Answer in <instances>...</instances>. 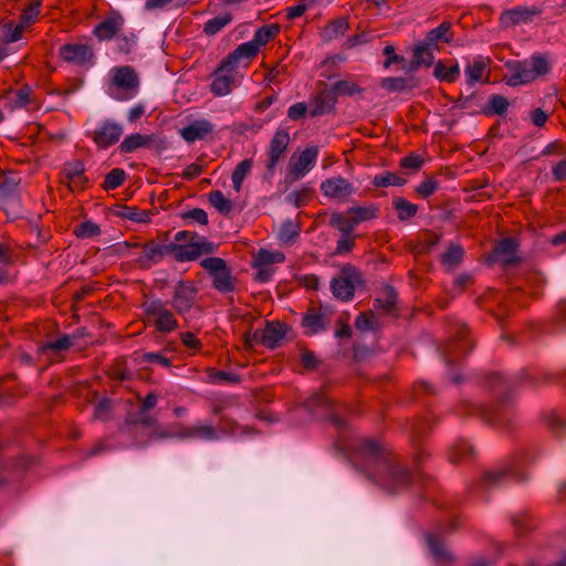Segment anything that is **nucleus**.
<instances>
[{
  "label": "nucleus",
  "instance_id": "obj_26",
  "mask_svg": "<svg viewBox=\"0 0 566 566\" xmlns=\"http://www.w3.org/2000/svg\"><path fill=\"white\" fill-rule=\"evenodd\" d=\"M154 140L153 136L142 135L139 133L132 134L124 138L119 145L122 153H133L139 148L148 147Z\"/></svg>",
  "mask_w": 566,
  "mask_h": 566
},
{
  "label": "nucleus",
  "instance_id": "obj_5",
  "mask_svg": "<svg viewBox=\"0 0 566 566\" xmlns=\"http://www.w3.org/2000/svg\"><path fill=\"white\" fill-rule=\"evenodd\" d=\"M535 458V453L532 450L522 451L512 458L507 464L489 471L484 476L485 482L490 485H499L509 476L523 479L524 468L533 463Z\"/></svg>",
  "mask_w": 566,
  "mask_h": 566
},
{
  "label": "nucleus",
  "instance_id": "obj_40",
  "mask_svg": "<svg viewBox=\"0 0 566 566\" xmlns=\"http://www.w3.org/2000/svg\"><path fill=\"white\" fill-rule=\"evenodd\" d=\"M213 285L222 293H228L233 290L232 277L227 268L213 275Z\"/></svg>",
  "mask_w": 566,
  "mask_h": 566
},
{
  "label": "nucleus",
  "instance_id": "obj_3",
  "mask_svg": "<svg viewBox=\"0 0 566 566\" xmlns=\"http://www.w3.org/2000/svg\"><path fill=\"white\" fill-rule=\"evenodd\" d=\"M139 86V80L130 66H116L109 71L107 94L116 101H128L133 98Z\"/></svg>",
  "mask_w": 566,
  "mask_h": 566
},
{
  "label": "nucleus",
  "instance_id": "obj_8",
  "mask_svg": "<svg viewBox=\"0 0 566 566\" xmlns=\"http://www.w3.org/2000/svg\"><path fill=\"white\" fill-rule=\"evenodd\" d=\"M279 33V27L275 24L264 25L258 29L253 35V39L240 44L233 51V57H241L245 62L243 66H248L249 62L253 56L256 55L261 46L265 45Z\"/></svg>",
  "mask_w": 566,
  "mask_h": 566
},
{
  "label": "nucleus",
  "instance_id": "obj_53",
  "mask_svg": "<svg viewBox=\"0 0 566 566\" xmlns=\"http://www.w3.org/2000/svg\"><path fill=\"white\" fill-rule=\"evenodd\" d=\"M376 318L375 315L371 312L368 313H361L356 318L355 325L357 329L361 332H367L373 329L376 326Z\"/></svg>",
  "mask_w": 566,
  "mask_h": 566
},
{
  "label": "nucleus",
  "instance_id": "obj_43",
  "mask_svg": "<svg viewBox=\"0 0 566 566\" xmlns=\"http://www.w3.org/2000/svg\"><path fill=\"white\" fill-rule=\"evenodd\" d=\"M334 92L338 95L355 96L363 93V88L352 81H338L334 84Z\"/></svg>",
  "mask_w": 566,
  "mask_h": 566
},
{
  "label": "nucleus",
  "instance_id": "obj_63",
  "mask_svg": "<svg viewBox=\"0 0 566 566\" xmlns=\"http://www.w3.org/2000/svg\"><path fill=\"white\" fill-rule=\"evenodd\" d=\"M30 94L31 91L29 88H23L17 92L14 97V105L17 107L27 106L30 102Z\"/></svg>",
  "mask_w": 566,
  "mask_h": 566
},
{
  "label": "nucleus",
  "instance_id": "obj_14",
  "mask_svg": "<svg viewBox=\"0 0 566 566\" xmlns=\"http://www.w3.org/2000/svg\"><path fill=\"white\" fill-rule=\"evenodd\" d=\"M290 133L286 129L279 128L268 146V164L266 167L269 170H273L277 163L283 157L284 153L287 149L290 144Z\"/></svg>",
  "mask_w": 566,
  "mask_h": 566
},
{
  "label": "nucleus",
  "instance_id": "obj_48",
  "mask_svg": "<svg viewBox=\"0 0 566 566\" xmlns=\"http://www.w3.org/2000/svg\"><path fill=\"white\" fill-rule=\"evenodd\" d=\"M397 294L394 289L386 287L380 297L376 300L378 307L391 312L396 304Z\"/></svg>",
  "mask_w": 566,
  "mask_h": 566
},
{
  "label": "nucleus",
  "instance_id": "obj_4",
  "mask_svg": "<svg viewBox=\"0 0 566 566\" xmlns=\"http://www.w3.org/2000/svg\"><path fill=\"white\" fill-rule=\"evenodd\" d=\"M245 61L241 57H233V52L219 65L212 74L210 91L216 96H226L232 92V88L240 83L241 75L238 69Z\"/></svg>",
  "mask_w": 566,
  "mask_h": 566
},
{
  "label": "nucleus",
  "instance_id": "obj_51",
  "mask_svg": "<svg viewBox=\"0 0 566 566\" xmlns=\"http://www.w3.org/2000/svg\"><path fill=\"white\" fill-rule=\"evenodd\" d=\"M463 258V250L459 245H451L448 251L443 254V263L448 266L458 265Z\"/></svg>",
  "mask_w": 566,
  "mask_h": 566
},
{
  "label": "nucleus",
  "instance_id": "obj_9",
  "mask_svg": "<svg viewBox=\"0 0 566 566\" xmlns=\"http://www.w3.org/2000/svg\"><path fill=\"white\" fill-rule=\"evenodd\" d=\"M144 311L149 323L160 333H170L178 327L175 315L160 300L146 302L144 304Z\"/></svg>",
  "mask_w": 566,
  "mask_h": 566
},
{
  "label": "nucleus",
  "instance_id": "obj_17",
  "mask_svg": "<svg viewBox=\"0 0 566 566\" xmlns=\"http://www.w3.org/2000/svg\"><path fill=\"white\" fill-rule=\"evenodd\" d=\"M331 321V312L328 308H312L302 319V326L308 335L317 334L326 329Z\"/></svg>",
  "mask_w": 566,
  "mask_h": 566
},
{
  "label": "nucleus",
  "instance_id": "obj_10",
  "mask_svg": "<svg viewBox=\"0 0 566 566\" xmlns=\"http://www.w3.org/2000/svg\"><path fill=\"white\" fill-rule=\"evenodd\" d=\"M360 283L361 280L357 270L346 266L332 280L331 289L336 298L348 301L354 296V292Z\"/></svg>",
  "mask_w": 566,
  "mask_h": 566
},
{
  "label": "nucleus",
  "instance_id": "obj_18",
  "mask_svg": "<svg viewBox=\"0 0 566 566\" xmlns=\"http://www.w3.org/2000/svg\"><path fill=\"white\" fill-rule=\"evenodd\" d=\"M61 57L70 63L77 65L91 64L93 60V51L88 45L72 43L63 45L60 49Z\"/></svg>",
  "mask_w": 566,
  "mask_h": 566
},
{
  "label": "nucleus",
  "instance_id": "obj_20",
  "mask_svg": "<svg viewBox=\"0 0 566 566\" xmlns=\"http://www.w3.org/2000/svg\"><path fill=\"white\" fill-rule=\"evenodd\" d=\"M167 254H170V243L163 245L149 242L144 245L143 253L138 258V262L140 266L149 268L151 264L159 263Z\"/></svg>",
  "mask_w": 566,
  "mask_h": 566
},
{
  "label": "nucleus",
  "instance_id": "obj_58",
  "mask_svg": "<svg viewBox=\"0 0 566 566\" xmlns=\"http://www.w3.org/2000/svg\"><path fill=\"white\" fill-rule=\"evenodd\" d=\"M490 107L493 113L501 115L506 112L509 107V102L503 96L493 95L490 98Z\"/></svg>",
  "mask_w": 566,
  "mask_h": 566
},
{
  "label": "nucleus",
  "instance_id": "obj_28",
  "mask_svg": "<svg viewBox=\"0 0 566 566\" xmlns=\"http://www.w3.org/2000/svg\"><path fill=\"white\" fill-rule=\"evenodd\" d=\"M181 438H198L203 440H217L219 438L216 429L210 424H196L191 428L186 429L181 434Z\"/></svg>",
  "mask_w": 566,
  "mask_h": 566
},
{
  "label": "nucleus",
  "instance_id": "obj_44",
  "mask_svg": "<svg viewBox=\"0 0 566 566\" xmlns=\"http://www.w3.org/2000/svg\"><path fill=\"white\" fill-rule=\"evenodd\" d=\"M331 224L336 227L344 234H349L354 229L355 224L352 223V218L346 213H333L331 218Z\"/></svg>",
  "mask_w": 566,
  "mask_h": 566
},
{
  "label": "nucleus",
  "instance_id": "obj_23",
  "mask_svg": "<svg viewBox=\"0 0 566 566\" xmlns=\"http://www.w3.org/2000/svg\"><path fill=\"white\" fill-rule=\"evenodd\" d=\"M123 24V17L118 13H112L95 27L94 33L99 40H109L122 30Z\"/></svg>",
  "mask_w": 566,
  "mask_h": 566
},
{
  "label": "nucleus",
  "instance_id": "obj_46",
  "mask_svg": "<svg viewBox=\"0 0 566 566\" xmlns=\"http://www.w3.org/2000/svg\"><path fill=\"white\" fill-rule=\"evenodd\" d=\"M230 21L231 17L229 14L216 17L205 23L203 31L209 35H213L222 30Z\"/></svg>",
  "mask_w": 566,
  "mask_h": 566
},
{
  "label": "nucleus",
  "instance_id": "obj_38",
  "mask_svg": "<svg viewBox=\"0 0 566 566\" xmlns=\"http://www.w3.org/2000/svg\"><path fill=\"white\" fill-rule=\"evenodd\" d=\"M298 237V227L292 221L284 222L279 231V240L282 244L290 245Z\"/></svg>",
  "mask_w": 566,
  "mask_h": 566
},
{
  "label": "nucleus",
  "instance_id": "obj_6",
  "mask_svg": "<svg viewBox=\"0 0 566 566\" xmlns=\"http://www.w3.org/2000/svg\"><path fill=\"white\" fill-rule=\"evenodd\" d=\"M218 245L203 237L191 234V240L185 243H170V254L178 262L195 261L205 254H211Z\"/></svg>",
  "mask_w": 566,
  "mask_h": 566
},
{
  "label": "nucleus",
  "instance_id": "obj_61",
  "mask_svg": "<svg viewBox=\"0 0 566 566\" xmlns=\"http://www.w3.org/2000/svg\"><path fill=\"white\" fill-rule=\"evenodd\" d=\"M307 107L304 103H296L290 106L287 111V116L292 120L300 119L306 115Z\"/></svg>",
  "mask_w": 566,
  "mask_h": 566
},
{
  "label": "nucleus",
  "instance_id": "obj_35",
  "mask_svg": "<svg viewBox=\"0 0 566 566\" xmlns=\"http://www.w3.org/2000/svg\"><path fill=\"white\" fill-rule=\"evenodd\" d=\"M25 28L19 22L14 24L12 21L7 22L1 30V40L4 43H12L21 39Z\"/></svg>",
  "mask_w": 566,
  "mask_h": 566
},
{
  "label": "nucleus",
  "instance_id": "obj_2",
  "mask_svg": "<svg viewBox=\"0 0 566 566\" xmlns=\"http://www.w3.org/2000/svg\"><path fill=\"white\" fill-rule=\"evenodd\" d=\"M506 84L518 86L528 84L549 72V64L542 55H533L528 60L515 61L506 64Z\"/></svg>",
  "mask_w": 566,
  "mask_h": 566
},
{
  "label": "nucleus",
  "instance_id": "obj_60",
  "mask_svg": "<svg viewBox=\"0 0 566 566\" xmlns=\"http://www.w3.org/2000/svg\"><path fill=\"white\" fill-rule=\"evenodd\" d=\"M438 188V184L433 179H427L422 181L416 189L417 193L421 197H429L432 195Z\"/></svg>",
  "mask_w": 566,
  "mask_h": 566
},
{
  "label": "nucleus",
  "instance_id": "obj_19",
  "mask_svg": "<svg viewBox=\"0 0 566 566\" xmlns=\"http://www.w3.org/2000/svg\"><path fill=\"white\" fill-rule=\"evenodd\" d=\"M84 170V164L80 160H73L64 165L63 180L72 191L82 189L86 184Z\"/></svg>",
  "mask_w": 566,
  "mask_h": 566
},
{
  "label": "nucleus",
  "instance_id": "obj_7",
  "mask_svg": "<svg viewBox=\"0 0 566 566\" xmlns=\"http://www.w3.org/2000/svg\"><path fill=\"white\" fill-rule=\"evenodd\" d=\"M317 158V146H308L298 155H292L286 167L285 180L292 184L305 177L315 166Z\"/></svg>",
  "mask_w": 566,
  "mask_h": 566
},
{
  "label": "nucleus",
  "instance_id": "obj_56",
  "mask_svg": "<svg viewBox=\"0 0 566 566\" xmlns=\"http://www.w3.org/2000/svg\"><path fill=\"white\" fill-rule=\"evenodd\" d=\"M313 4V0H301L297 4L286 8V15L293 20L304 14Z\"/></svg>",
  "mask_w": 566,
  "mask_h": 566
},
{
  "label": "nucleus",
  "instance_id": "obj_37",
  "mask_svg": "<svg viewBox=\"0 0 566 566\" xmlns=\"http://www.w3.org/2000/svg\"><path fill=\"white\" fill-rule=\"evenodd\" d=\"M486 69V61L482 56H479L473 60L472 63L468 64L465 67V74L469 77V82H479L482 80L484 72Z\"/></svg>",
  "mask_w": 566,
  "mask_h": 566
},
{
  "label": "nucleus",
  "instance_id": "obj_15",
  "mask_svg": "<svg viewBox=\"0 0 566 566\" xmlns=\"http://www.w3.org/2000/svg\"><path fill=\"white\" fill-rule=\"evenodd\" d=\"M305 408L316 418H328L337 426L343 424L342 420L332 409L329 399L322 392L314 394L310 397L305 402Z\"/></svg>",
  "mask_w": 566,
  "mask_h": 566
},
{
  "label": "nucleus",
  "instance_id": "obj_54",
  "mask_svg": "<svg viewBox=\"0 0 566 566\" xmlns=\"http://www.w3.org/2000/svg\"><path fill=\"white\" fill-rule=\"evenodd\" d=\"M72 345V339L70 336H62L60 337L59 339L54 340V342H50L48 343L46 345H44L42 347V350L43 352H46V350H52L54 353H59V352H62V350H65L67 348H70Z\"/></svg>",
  "mask_w": 566,
  "mask_h": 566
},
{
  "label": "nucleus",
  "instance_id": "obj_16",
  "mask_svg": "<svg viewBox=\"0 0 566 566\" xmlns=\"http://www.w3.org/2000/svg\"><path fill=\"white\" fill-rule=\"evenodd\" d=\"M123 126L112 120L102 122L93 133V140L99 147L107 148L117 143L123 135Z\"/></svg>",
  "mask_w": 566,
  "mask_h": 566
},
{
  "label": "nucleus",
  "instance_id": "obj_36",
  "mask_svg": "<svg viewBox=\"0 0 566 566\" xmlns=\"http://www.w3.org/2000/svg\"><path fill=\"white\" fill-rule=\"evenodd\" d=\"M394 208L397 210L398 218L401 221L409 220L413 216H416L418 211L417 205H413L409 201H407L403 198H397L392 201Z\"/></svg>",
  "mask_w": 566,
  "mask_h": 566
},
{
  "label": "nucleus",
  "instance_id": "obj_49",
  "mask_svg": "<svg viewBox=\"0 0 566 566\" xmlns=\"http://www.w3.org/2000/svg\"><path fill=\"white\" fill-rule=\"evenodd\" d=\"M101 232L98 224L93 221H84L75 229V234L78 238L87 239L98 235Z\"/></svg>",
  "mask_w": 566,
  "mask_h": 566
},
{
  "label": "nucleus",
  "instance_id": "obj_11",
  "mask_svg": "<svg viewBox=\"0 0 566 566\" xmlns=\"http://www.w3.org/2000/svg\"><path fill=\"white\" fill-rule=\"evenodd\" d=\"M322 193L329 200L346 202L355 195L354 185L342 176H334L321 182Z\"/></svg>",
  "mask_w": 566,
  "mask_h": 566
},
{
  "label": "nucleus",
  "instance_id": "obj_55",
  "mask_svg": "<svg viewBox=\"0 0 566 566\" xmlns=\"http://www.w3.org/2000/svg\"><path fill=\"white\" fill-rule=\"evenodd\" d=\"M467 350H468V345H467L464 338H461V340L448 345V347L444 350V355H446L447 360L451 361L458 355H460Z\"/></svg>",
  "mask_w": 566,
  "mask_h": 566
},
{
  "label": "nucleus",
  "instance_id": "obj_62",
  "mask_svg": "<svg viewBox=\"0 0 566 566\" xmlns=\"http://www.w3.org/2000/svg\"><path fill=\"white\" fill-rule=\"evenodd\" d=\"M111 410V401L108 399H102L95 406L94 416L97 419H105Z\"/></svg>",
  "mask_w": 566,
  "mask_h": 566
},
{
  "label": "nucleus",
  "instance_id": "obj_29",
  "mask_svg": "<svg viewBox=\"0 0 566 566\" xmlns=\"http://www.w3.org/2000/svg\"><path fill=\"white\" fill-rule=\"evenodd\" d=\"M285 256L280 251H270L261 249L255 255H254V266H269L271 268L272 264H279L284 262Z\"/></svg>",
  "mask_w": 566,
  "mask_h": 566
},
{
  "label": "nucleus",
  "instance_id": "obj_27",
  "mask_svg": "<svg viewBox=\"0 0 566 566\" xmlns=\"http://www.w3.org/2000/svg\"><path fill=\"white\" fill-rule=\"evenodd\" d=\"M379 208L376 205L352 207L347 210V214L352 218V223L355 226L359 224L360 222L377 218Z\"/></svg>",
  "mask_w": 566,
  "mask_h": 566
},
{
  "label": "nucleus",
  "instance_id": "obj_52",
  "mask_svg": "<svg viewBox=\"0 0 566 566\" xmlns=\"http://www.w3.org/2000/svg\"><path fill=\"white\" fill-rule=\"evenodd\" d=\"M200 265L212 276L227 268L226 261L221 258H206L200 262Z\"/></svg>",
  "mask_w": 566,
  "mask_h": 566
},
{
  "label": "nucleus",
  "instance_id": "obj_47",
  "mask_svg": "<svg viewBox=\"0 0 566 566\" xmlns=\"http://www.w3.org/2000/svg\"><path fill=\"white\" fill-rule=\"evenodd\" d=\"M122 216L137 223H146L150 220V213L147 210H139L136 207H125Z\"/></svg>",
  "mask_w": 566,
  "mask_h": 566
},
{
  "label": "nucleus",
  "instance_id": "obj_33",
  "mask_svg": "<svg viewBox=\"0 0 566 566\" xmlns=\"http://www.w3.org/2000/svg\"><path fill=\"white\" fill-rule=\"evenodd\" d=\"M433 74L440 81L452 83L460 76V67L458 64L447 66L443 62L439 61L436 64Z\"/></svg>",
  "mask_w": 566,
  "mask_h": 566
},
{
  "label": "nucleus",
  "instance_id": "obj_42",
  "mask_svg": "<svg viewBox=\"0 0 566 566\" xmlns=\"http://www.w3.org/2000/svg\"><path fill=\"white\" fill-rule=\"evenodd\" d=\"M406 180L392 172H384L374 177L373 185L376 187L402 186Z\"/></svg>",
  "mask_w": 566,
  "mask_h": 566
},
{
  "label": "nucleus",
  "instance_id": "obj_34",
  "mask_svg": "<svg viewBox=\"0 0 566 566\" xmlns=\"http://www.w3.org/2000/svg\"><path fill=\"white\" fill-rule=\"evenodd\" d=\"M253 160L252 159H244L241 163L237 165L234 168L231 179L234 190L238 192L241 189V185L244 180V178L250 174L252 169Z\"/></svg>",
  "mask_w": 566,
  "mask_h": 566
},
{
  "label": "nucleus",
  "instance_id": "obj_59",
  "mask_svg": "<svg viewBox=\"0 0 566 566\" xmlns=\"http://www.w3.org/2000/svg\"><path fill=\"white\" fill-rule=\"evenodd\" d=\"M185 219L191 220L192 222L199 223V224H207L208 223V214L205 210L196 208L192 209L184 214Z\"/></svg>",
  "mask_w": 566,
  "mask_h": 566
},
{
  "label": "nucleus",
  "instance_id": "obj_13",
  "mask_svg": "<svg viewBox=\"0 0 566 566\" xmlns=\"http://www.w3.org/2000/svg\"><path fill=\"white\" fill-rule=\"evenodd\" d=\"M541 13L542 10L538 7L518 6L504 11L501 14L500 21L502 27L511 28L522 23H530Z\"/></svg>",
  "mask_w": 566,
  "mask_h": 566
},
{
  "label": "nucleus",
  "instance_id": "obj_39",
  "mask_svg": "<svg viewBox=\"0 0 566 566\" xmlns=\"http://www.w3.org/2000/svg\"><path fill=\"white\" fill-rule=\"evenodd\" d=\"M210 203L221 213L228 214L232 210V202L219 191H212L209 193Z\"/></svg>",
  "mask_w": 566,
  "mask_h": 566
},
{
  "label": "nucleus",
  "instance_id": "obj_21",
  "mask_svg": "<svg viewBox=\"0 0 566 566\" xmlns=\"http://www.w3.org/2000/svg\"><path fill=\"white\" fill-rule=\"evenodd\" d=\"M213 128L214 125L209 120L198 119L181 128L179 133L187 143H195L209 135Z\"/></svg>",
  "mask_w": 566,
  "mask_h": 566
},
{
  "label": "nucleus",
  "instance_id": "obj_32",
  "mask_svg": "<svg viewBox=\"0 0 566 566\" xmlns=\"http://www.w3.org/2000/svg\"><path fill=\"white\" fill-rule=\"evenodd\" d=\"M335 104L336 98L333 94L322 93L315 98L312 115L321 116L327 114L334 108Z\"/></svg>",
  "mask_w": 566,
  "mask_h": 566
},
{
  "label": "nucleus",
  "instance_id": "obj_50",
  "mask_svg": "<svg viewBox=\"0 0 566 566\" xmlns=\"http://www.w3.org/2000/svg\"><path fill=\"white\" fill-rule=\"evenodd\" d=\"M40 6H41L40 0H36L32 4H30L29 8H27L23 11L21 19H20V23L25 29L35 21V18L40 13Z\"/></svg>",
  "mask_w": 566,
  "mask_h": 566
},
{
  "label": "nucleus",
  "instance_id": "obj_24",
  "mask_svg": "<svg viewBox=\"0 0 566 566\" xmlns=\"http://www.w3.org/2000/svg\"><path fill=\"white\" fill-rule=\"evenodd\" d=\"M438 50L432 44H429L424 39L417 43L413 49V67H419L421 65L429 66L433 63L434 56L433 52Z\"/></svg>",
  "mask_w": 566,
  "mask_h": 566
},
{
  "label": "nucleus",
  "instance_id": "obj_31",
  "mask_svg": "<svg viewBox=\"0 0 566 566\" xmlns=\"http://www.w3.org/2000/svg\"><path fill=\"white\" fill-rule=\"evenodd\" d=\"M474 453L473 447L464 440L458 441L450 450L449 459L451 462H462L469 460Z\"/></svg>",
  "mask_w": 566,
  "mask_h": 566
},
{
  "label": "nucleus",
  "instance_id": "obj_64",
  "mask_svg": "<svg viewBox=\"0 0 566 566\" xmlns=\"http://www.w3.org/2000/svg\"><path fill=\"white\" fill-rule=\"evenodd\" d=\"M553 176L556 180L562 181L566 179V159L559 161L553 167Z\"/></svg>",
  "mask_w": 566,
  "mask_h": 566
},
{
  "label": "nucleus",
  "instance_id": "obj_45",
  "mask_svg": "<svg viewBox=\"0 0 566 566\" xmlns=\"http://www.w3.org/2000/svg\"><path fill=\"white\" fill-rule=\"evenodd\" d=\"M126 178V172L120 168L111 170L104 180V188L106 190H114L119 187Z\"/></svg>",
  "mask_w": 566,
  "mask_h": 566
},
{
  "label": "nucleus",
  "instance_id": "obj_57",
  "mask_svg": "<svg viewBox=\"0 0 566 566\" xmlns=\"http://www.w3.org/2000/svg\"><path fill=\"white\" fill-rule=\"evenodd\" d=\"M176 0H147L145 2V10L157 12L168 10L175 7Z\"/></svg>",
  "mask_w": 566,
  "mask_h": 566
},
{
  "label": "nucleus",
  "instance_id": "obj_30",
  "mask_svg": "<svg viewBox=\"0 0 566 566\" xmlns=\"http://www.w3.org/2000/svg\"><path fill=\"white\" fill-rule=\"evenodd\" d=\"M427 542L431 554L437 560L447 562L452 559V552L439 537L429 535Z\"/></svg>",
  "mask_w": 566,
  "mask_h": 566
},
{
  "label": "nucleus",
  "instance_id": "obj_12",
  "mask_svg": "<svg viewBox=\"0 0 566 566\" xmlns=\"http://www.w3.org/2000/svg\"><path fill=\"white\" fill-rule=\"evenodd\" d=\"M198 295L197 286L189 281L179 282L171 297V306L178 314L184 315L196 304Z\"/></svg>",
  "mask_w": 566,
  "mask_h": 566
},
{
  "label": "nucleus",
  "instance_id": "obj_25",
  "mask_svg": "<svg viewBox=\"0 0 566 566\" xmlns=\"http://www.w3.org/2000/svg\"><path fill=\"white\" fill-rule=\"evenodd\" d=\"M495 258L505 265L516 262V242L512 238L503 239L494 251Z\"/></svg>",
  "mask_w": 566,
  "mask_h": 566
},
{
  "label": "nucleus",
  "instance_id": "obj_22",
  "mask_svg": "<svg viewBox=\"0 0 566 566\" xmlns=\"http://www.w3.org/2000/svg\"><path fill=\"white\" fill-rule=\"evenodd\" d=\"M286 326L277 322H269L260 334V344L274 348L279 346L286 334Z\"/></svg>",
  "mask_w": 566,
  "mask_h": 566
},
{
  "label": "nucleus",
  "instance_id": "obj_41",
  "mask_svg": "<svg viewBox=\"0 0 566 566\" xmlns=\"http://www.w3.org/2000/svg\"><path fill=\"white\" fill-rule=\"evenodd\" d=\"M450 30V25L447 23H441L438 28L431 30L427 36L424 38L426 41H428L429 44H432L434 48L438 49V42L444 41L449 42L450 39L448 38V32Z\"/></svg>",
  "mask_w": 566,
  "mask_h": 566
},
{
  "label": "nucleus",
  "instance_id": "obj_1",
  "mask_svg": "<svg viewBox=\"0 0 566 566\" xmlns=\"http://www.w3.org/2000/svg\"><path fill=\"white\" fill-rule=\"evenodd\" d=\"M363 454L368 462L369 478L385 492L398 493L411 482V473L389 449L375 441L363 444Z\"/></svg>",
  "mask_w": 566,
  "mask_h": 566
}]
</instances>
